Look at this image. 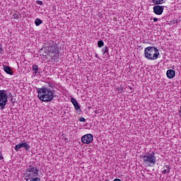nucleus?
<instances>
[{"label": "nucleus", "instance_id": "obj_1", "mask_svg": "<svg viewBox=\"0 0 181 181\" xmlns=\"http://www.w3.org/2000/svg\"><path fill=\"white\" fill-rule=\"evenodd\" d=\"M37 97L43 103H52L54 98V92L49 87L42 86L37 90Z\"/></svg>", "mask_w": 181, "mask_h": 181}, {"label": "nucleus", "instance_id": "obj_2", "mask_svg": "<svg viewBox=\"0 0 181 181\" xmlns=\"http://www.w3.org/2000/svg\"><path fill=\"white\" fill-rule=\"evenodd\" d=\"M159 56H160V53L156 47L149 46L144 49V57L147 60H158Z\"/></svg>", "mask_w": 181, "mask_h": 181}, {"label": "nucleus", "instance_id": "obj_3", "mask_svg": "<svg viewBox=\"0 0 181 181\" xmlns=\"http://www.w3.org/2000/svg\"><path fill=\"white\" fill-rule=\"evenodd\" d=\"M143 164L146 168H153L156 165V156L155 153H147L141 156Z\"/></svg>", "mask_w": 181, "mask_h": 181}, {"label": "nucleus", "instance_id": "obj_4", "mask_svg": "<svg viewBox=\"0 0 181 181\" xmlns=\"http://www.w3.org/2000/svg\"><path fill=\"white\" fill-rule=\"evenodd\" d=\"M37 176H39V168L33 165L28 166L26 169L25 180H30V179H33V177H37Z\"/></svg>", "mask_w": 181, "mask_h": 181}, {"label": "nucleus", "instance_id": "obj_5", "mask_svg": "<svg viewBox=\"0 0 181 181\" xmlns=\"http://www.w3.org/2000/svg\"><path fill=\"white\" fill-rule=\"evenodd\" d=\"M8 103V90H0V110L5 109Z\"/></svg>", "mask_w": 181, "mask_h": 181}, {"label": "nucleus", "instance_id": "obj_6", "mask_svg": "<svg viewBox=\"0 0 181 181\" xmlns=\"http://www.w3.org/2000/svg\"><path fill=\"white\" fill-rule=\"evenodd\" d=\"M48 49H49L50 53L53 54L55 57L59 54V45L57 43L54 42L53 40H49L48 42Z\"/></svg>", "mask_w": 181, "mask_h": 181}, {"label": "nucleus", "instance_id": "obj_7", "mask_svg": "<svg viewBox=\"0 0 181 181\" xmlns=\"http://www.w3.org/2000/svg\"><path fill=\"white\" fill-rule=\"evenodd\" d=\"M94 139V136L91 134H87L81 137V142L86 145H90Z\"/></svg>", "mask_w": 181, "mask_h": 181}, {"label": "nucleus", "instance_id": "obj_8", "mask_svg": "<svg viewBox=\"0 0 181 181\" xmlns=\"http://www.w3.org/2000/svg\"><path fill=\"white\" fill-rule=\"evenodd\" d=\"M21 148H24L25 151H28L30 149V146L26 142L19 143L15 146L14 149L18 152Z\"/></svg>", "mask_w": 181, "mask_h": 181}, {"label": "nucleus", "instance_id": "obj_9", "mask_svg": "<svg viewBox=\"0 0 181 181\" xmlns=\"http://www.w3.org/2000/svg\"><path fill=\"white\" fill-rule=\"evenodd\" d=\"M71 102L72 103L75 111L76 112V114H78V115H80V114H81V107H80V105H78V102H77V100H76V98H71Z\"/></svg>", "mask_w": 181, "mask_h": 181}, {"label": "nucleus", "instance_id": "obj_10", "mask_svg": "<svg viewBox=\"0 0 181 181\" xmlns=\"http://www.w3.org/2000/svg\"><path fill=\"white\" fill-rule=\"evenodd\" d=\"M153 9L156 15H162V13H163V10L165 9V6L157 4L153 8Z\"/></svg>", "mask_w": 181, "mask_h": 181}, {"label": "nucleus", "instance_id": "obj_11", "mask_svg": "<svg viewBox=\"0 0 181 181\" xmlns=\"http://www.w3.org/2000/svg\"><path fill=\"white\" fill-rule=\"evenodd\" d=\"M32 71H33V74L35 76H40V69H39V66L34 64L33 65Z\"/></svg>", "mask_w": 181, "mask_h": 181}, {"label": "nucleus", "instance_id": "obj_12", "mask_svg": "<svg viewBox=\"0 0 181 181\" xmlns=\"http://www.w3.org/2000/svg\"><path fill=\"white\" fill-rule=\"evenodd\" d=\"M168 78H173L176 76V71L173 69H168L166 72Z\"/></svg>", "mask_w": 181, "mask_h": 181}, {"label": "nucleus", "instance_id": "obj_13", "mask_svg": "<svg viewBox=\"0 0 181 181\" xmlns=\"http://www.w3.org/2000/svg\"><path fill=\"white\" fill-rule=\"evenodd\" d=\"M3 69L5 73H6V74H9L10 76H13V71H12V69H11V67L6 65H3Z\"/></svg>", "mask_w": 181, "mask_h": 181}, {"label": "nucleus", "instance_id": "obj_14", "mask_svg": "<svg viewBox=\"0 0 181 181\" xmlns=\"http://www.w3.org/2000/svg\"><path fill=\"white\" fill-rule=\"evenodd\" d=\"M102 53H103V55L105 57H110V52H109L108 47L105 46V47L102 49Z\"/></svg>", "mask_w": 181, "mask_h": 181}, {"label": "nucleus", "instance_id": "obj_15", "mask_svg": "<svg viewBox=\"0 0 181 181\" xmlns=\"http://www.w3.org/2000/svg\"><path fill=\"white\" fill-rule=\"evenodd\" d=\"M153 4L155 5H163L166 3V0H152Z\"/></svg>", "mask_w": 181, "mask_h": 181}, {"label": "nucleus", "instance_id": "obj_16", "mask_svg": "<svg viewBox=\"0 0 181 181\" xmlns=\"http://www.w3.org/2000/svg\"><path fill=\"white\" fill-rule=\"evenodd\" d=\"M163 173L164 175H165V173H167V175H169V173H170V167L169 165H165V169L163 170Z\"/></svg>", "mask_w": 181, "mask_h": 181}, {"label": "nucleus", "instance_id": "obj_17", "mask_svg": "<svg viewBox=\"0 0 181 181\" xmlns=\"http://www.w3.org/2000/svg\"><path fill=\"white\" fill-rule=\"evenodd\" d=\"M35 25L40 26L42 23H43V21L40 20V18H37L35 21Z\"/></svg>", "mask_w": 181, "mask_h": 181}, {"label": "nucleus", "instance_id": "obj_18", "mask_svg": "<svg viewBox=\"0 0 181 181\" xmlns=\"http://www.w3.org/2000/svg\"><path fill=\"white\" fill-rule=\"evenodd\" d=\"M11 18L18 20L19 19V15L17 13H13V14H11Z\"/></svg>", "mask_w": 181, "mask_h": 181}, {"label": "nucleus", "instance_id": "obj_19", "mask_svg": "<svg viewBox=\"0 0 181 181\" xmlns=\"http://www.w3.org/2000/svg\"><path fill=\"white\" fill-rule=\"evenodd\" d=\"M116 91H117V93H122V91H124V88L122 86H119L116 88Z\"/></svg>", "mask_w": 181, "mask_h": 181}, {"label": "nucleus", "instance_id": "obj_20", "mask_svg": "<svg viewBox=\"0 0 181 181\" xmlns=\"http://www.w3.org/2000/svg\"><path fill=\"white\" fill-rule=\"evenodd\" d=\"M98 46L99 47H103V46H104V41H103V40H99V41L98 42Z\"/></svg>", "mask_w": 181, "mask_h": 181}, {"label": "nucleus", "instance_id": "obj_21", "mask_svg": "<svg viewBox=\"0 0 181 181\" xmlns=\"http://www.w3.org/2000/svg\"><path fill=\"white\" fill-rule=\"evenodd\" d=\"M30 181H40V178L37 177H34L33 178L30 179Z\"/></svg>", "mask_w": 181, "mask_h": 181}, {"label": "nucleus", "instance_id": "obj_22", "mask_svg": "<svg viewBox=\"0 0 181 181\" xmlns=\"http://www.w3.org/2000/svg\"><path fill=\"white\" fill-rule=\"evenodd\" d=\"M48 86H49L50 88H56V86H55L54 83H48Z\"/></svg>", "mask_w": 181, "mask_h": 181}, {"label": "nucleus", "instance_id": "obj_23", "mask_svg": "<svg viewBox=\"0 0 181 181\" xmlns=\"http://www.w3.org/2000/svg\"><path fill=\"white\" fill-rule=\"evenodd\" d=\"M36 4L37 5H40V6H42V5H43V1L37 0L36 1Z\"/></svg>", "mask_w": 181, "mask_h": 181}, {"label": "nucleus", "instance_id": "obj_24", "mask_svg": "<svg viewBox=\"0 0 181 181\" xmlns=\"http://www.w3.org/2000/svg\"><path fill=\"white\" fill-rule=\"evenodd\" d=\"M4 53V48H2V44H0V54Z\"/></svg>", "mask_w": 181, "mask_h": 181}, {"label": "nucleus", "instance_id": "obj_25", "mask_svg": "<svg viewBox=\"0 0 181 181\" xmlns=\"http://www.w3.org/2000/svg\"><path fill=\"white\" fill-rule=\"evenodd\" d=\"M80 122H86V118L84 117H80L79 118Z\"/></svg>", "mask_w": 181, "mask_h": 181}, {"label": "nucleus", "instance_id": "obj_26", "mask_svg": "<svg viewBox=\"0 0 181 181\" xmlns=\"http://www.w3.org/2000/svg\"><path fill=\"white\" fill-rule=\"evenodd\" d=\"M4 159V156H2V151H0V160H2Z\"/></svg>", "mask_w": 181, "mask_h": 181}, {"label": "nucleus", "instance_id": "obj_27", "mask_svg": "<svg viewBox=\"0 0 181 181\" xmlns=\"http://www.w3.org/2000/svg\"><path fill=\"white\" fill-rule=\"evenodd\" d=\"M45 54H49V53H50V50L49 49H46L45 51Z\"/></svg>", "mask_w": 181, "mask_h": 181}, {"label": "nucleus", "instance_id": "obj_28", "mask_svg": "<svg viewBox=\"0 0 181 181\" xmlns=\"http://www.w3.org/2000/svg\"><path fill=\"white\" fill-rule=\"evenodd\" d=\"M178 112H179L180 117H181V106L180 107V108L178 110Z\"/></svg>", "mask_w": 181, "mask_h": 181}, {"label": "nucleus", "instance_id": "obj_29", "mask_svg": "<svg viewBox=\"0 0 181 181\" xmlns=\"http://www.w3.org/2000/svg\"><path fill=\"white\" fill-rule=\"evenodd\" d=\"M153 22H158V18H153Z\"/></svg>", "mask_w": 181, "mask_h": 181}, {"label": "nucleus", "instance_id": "obj_30", "mask_svg": "<svg viewBox=\"0 0 181 181\" xmlns=\"http://www.w3.org/2000/svg\"><path fill=\"white\" fill-rule=\"evenodd\" d=\"M113 181H122V180H119V178H116V179H115Z\"/></svg>", "mask_w": 181, "mask_h": 181}, {"label": "nucleus", "instance_id": "obj_31", "mask_svg": "<svg viewBox=\"0 0 181 181\" xmlns=\"http://www.w3.org/2000/svg\"><path fill=\"white\" fill-rule=\"evenodd\" d=\"M95 57H96V59H98V54H95Z\"/></svg>", "mask_w": 181, "mask_h": 181}]
</instances>
